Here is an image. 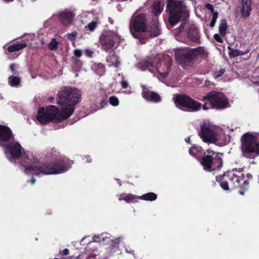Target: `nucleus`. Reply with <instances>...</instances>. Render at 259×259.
Segmentation results:
<instances>
[{"instance_id": "nucleus-1", "label": "nucleus", "mask_w": 259, "mask_h": 259, "mask_svg": "<svg viewBox=\"0 0 259 259\" xmlns=\"http://www.w3.org/2000/svg\"><path fill=\"white\" fill-rule=\"evenodd\" d=\"M4 147L6 158L11 162L15 163L21 158L20 165L27 175L41 176L64 173L69 169L73 163V161L67 158L60 156L54 163L46 162L36 165V158L30 152H24L18 142L13 139Z\"/></svg>"}, {"instance_id": "nucleus-2", "label": "nucleus", "mask_w": 259, "mask_h": 259, "mask_svg": "<svg viewBox=\"0 0 259 259\" xmlns=\"http://www.w3.org/2000/svg\"><path fill=\"white\" fill-rule=\"evenodd\" d=\"M80 93L77 89L71 87H64L59 92L57 103L61 106L59 111L55 106H50L46 109L40 108L38 110L37 119L42 124L52 121L60 122L68 118L73 112L74 106L78 102Z\"/></svg>"}, {"instance_id": "nucleus-3", "label": "nucleus", "mask_w": 259, "mask_h": 259, "mask_svg": "<svg viewBox=\"0 0 259 259\" xmlns=\"http://www.w3.org/2000/svg\"><path fill=\"white\" fill-rule=\"evenodd\" d=\"M172 59L167 55H158L147 58L137 64V67L142 71L148 70L157 77L165 78L170 72Z\"/></svg>"}, {"instance_id": "nucleus-4", "label": "nucleus", "mask_w": 259, "mask_h": 259, "mask_svg": "<svg viewBox=\"0 0 259 259\" xmlns=\"http://www.w3.org/2000/svg\"><path fill=\"white\" fill-rule=\"evenodd\" d=\"M199 136L205 143H214L221 146L226 143V136L223 131L209 123L204 122L201 125Z\"/></svg>"}, {"instance_id": "nucleus-5", "label": "nucleus", "mask_w": 259, "mask_h": 259, "mask_svg": "<svg viewBox=\"0 0 259 259\" xmlns=\"http://www.w3.org/2000/svg\"><path fill=\"white\" fill-rule=\"evenodd\" d=\"M166 11L168 13V22L174 26L181 20H186L189 13L185 5L181 1L168 0Z\"/></svg>"}, {"instance_id": "nucleus-6", "label": "nucleus", "mask_w": 259, "mask_h": 259, "mask_svg": "<svg viewBox=\"0 0 259 259\" xmlns=\"http://www.w3.org/2000/svg\"><path fill=\"white\" fill-rule=\"evenodd\" d=\"M176 61L180 64L190 63L198 56L205 58L207 57V53L201 47L194 49L185 48H177L174 50Z\"/></svg>"}, {"instance_id": "nucleus-7", "label": "nucleus", "mask_w": 259, "mask_h": 259, "mask_svg": "<svg viewBox=\"0 0 259 259\" xmlns=\"http://www.w3.org/2000/svg\"><path fill=\"white\" fill-rule=\"evenodd\" d=\"M241 149L243 155L247 158H252L259 154V142L254 135L247 132L241 138Z\"/></svg>"}, {"instance_id": "nucleus-8", "label": "nucleus", "mask_w": 259, "mask_h": 259, "mask_svg": "<svg viewBox=\"0 0 259 259\" xmlns=\"http://www.w3.org/2000/svg\"><path fill=\"white\" fill-rule=\"evenodd\" d=\"M207 153L208 155L203 156L200 160L203 169L210 172L220 169L222 166V154L215 153L210 149H208Z\"/></svg>"}, {"instance_id": "nucleus-9", "label": "nucleus", "mask_w": 259, "mask_h": 259, "mask_svg": "<svg viewBox=\"0 0 259 259\" xmlns=\"http://www.w3.org/2000/svg\"><path fill=\"white\" fill-rule=\"evenodd\" d=\"M146 15L142 13H135L132 17L130 23V31L132 35L136 38H139L141 44L145 43L144 39L141 38L140 32H146Z\"/></svg>"}, {"instance_id": "nucleus-10", "label": "nucleus", "mask_w": 259, "mask_h": 259, "mask_svg": "<svg viewBox=\"0 0 259 259\" xmlns=\"http://www.w3.org/2000/svg\"><path fill=\"white\" fill-rule=\"evenodd\" d=\"M176 106L185 111L195 112L200 110L201 104L185 95H178L175 100Z\"/></svg>"}, {"instance_id": "nucleus-11", "label": "nucleus", "mask_w": 259, "mask_h": 259, "mask_svg": "<svg viewBox=\"0 0 259 259\" xmlns=\"http://www.w3.org/2000/svg\"><path fill=\"white\" fill-rule=\"evenodd\" d=\"M175 37L179 41V36L187 35L188 37L192 41L197 42L199 38V35L197 29L194 24L187 22L181 24L175 32Z\"/></svg>"}, {"instance_id": "nucleus-12", "label": "nucleus", "mask_w": 259, "mask_h": 259, "mask_svg": "<svg viewBox=\"0 0 259 259\" xmlns=\"http://www.w3.org/2000/svg\"><path fill=\"white\" fill-rule=\"evenodd\" d=\"M203 100H208L213 108L223 109L229 107V101L225 96L220 92H211L203 97Z\"/></svg>"}, {"instance_id": "nucleus-13", "label": "nucleus", "mask_w": 259, "mask_h": 259, "mask_svg": "<svg viewBox=\"0 0 259 259\" xmlns=\"http://www.w3.org/2000/svg\"><path fill=\"white\" fill-rule=\"evenodd\" d=\"M121 37L117 33L113 31H106L100 37L102 48L106 52L110 51L115 44H119Z\"/></svg>"}, {"instance_id": "nucleus-14", "label": "nucleus", "mask_w": 259, "mask_h": 259, "mask_svg": "<svg viewBox=\"0 0 259 259\" xmlns=\"http://www.w3.org/2000/svg\"><path fill=\"white\" fill-rule=\"evenodd\" d=\"M13 139L14 135L10 127L0 124V146H4Z\"/></svg>"}, {"instance_id": "nucleus-15", "label": "nucleus", "mask_w": 259, "mask_h": 259, "mask_svg": "<svg viewBox=\"0 0 259 259\" xmlns=\"http://www.w3.org/2000/svg\"><path fill=\"white\" fill-rule=\"evenodd\" d=\"M242 171V169L239 168V170L237 169H233L232 171L228 172V176L229 180L232 183L235 187H237L240 186L241 181L244 178V176L241 174V176L237 174V172L240 173Z\"/></svg>"}, {"instance_id": "nucleus-16", "label": "nucleus", "mask_w": 259, "mask_h": 259, "mask_svg": "<svg viewBox=\"0 0 259 259\" xmlns=\"http://www.w3.org/2000/svg\"><path fill=\"white\" fill-rule=\"evenodd\" d=\"M75 15L70 11L64 10L58 14V18L60 22L64 25H70L74 18Z\"/></svg>"}, {"instance_id": "nucleus-17", "label": "nucleus", "mask_w": 259, "mask_h": 259, "mask_svg": "<svg viewBox=\"0 0 259 259\" xmlns=\"http://www.w3.org/2000/svg\"><path fill=\"white\" fill-rule=\"evenodd\" d=\"M143 91L142 96L147 101L155 103L161 101V98L158 94L149 90L144 87H143Z\"/></svg>"}, {"instance_id": "nucleus-18", "label": "nucleus", "mask_w": 259, "mask_h": 259, "mask_svg": "<svg viewBox=\"0 0 259 259\" xmlns=\"http://www.w3.org/2000/svg\"><path fill=\"white\" fill-rule=\"evenodd\" d=\"M164 4L162 2L155 1L151 8V11L152 14L155 16H159L163 11Z\"/></svg>"}, {"instance_id": "nucleus-19", "label": "nucleus", "mask_w": 259, "mask_h": 259, "mask_svg": "<svg viewBox=\"0 0 259 259\" xmlns=\"http://www.w3.org/2000/svg\"><path fill=\"white\" fill-rule=\"evenodd\" d=\"M106 61L109 66L117 67L120 64L119 57L114 53H112L107 56Z\"/></svg>"}, {"instance_id": "nucleus-20", "label": "nucleus", "mask_w": 259, "mask_h": 259, "mask_svg": "<svg viewBox=\"0 0 259 259\" xmlns=\"http://www.w3.org/2000/svg\"><path fill=\"white\" fill-rule=\"evenodd\" d=\"M241 14L244 17H247L251 11V1L250 0H242Z\"/></svg>"}, {"instance_id": "nucleus-21", "label": "nucleus", "mask_w": 259, "mask_h": 259, "mask_svg": "<svg viewBox=\"0 0 259 259\" xmlns=\"http://www.w3.org/2000/svg\"><path fill=\"white\" fill-rule=\"evenodd\" d=\"M189 153L190 155L197 158L202 154H205L201 147L195 145H193L189 149Z\"/></svg>"}, {"instance_id": "nucleus-22", "label": "nucleus", "mask_w": 259, "mask_h": 259, "mask_svg": "<svg viewBox=\"0 0 259 259\" xmlns=\"http://www.w3.org/2000/svg\"><path fill=\"white\" fill-rule=\"evenodd\" d=\"M146 32H148L152 36L159 35L160 34V29H159L158 22H155L152 27H147Z\"/></svg>"}, {"instance_id": "nucleus-23", "label": "nucleus", "mask_w": 259, "mask_h": 259, "mask_svg": "<svg viewBox=\"0 0 259 259\" xmlns=\"http://www.w3.org/2000/svg\"><path fill=\"white\" fill-rule=\"evenodd\" d=\"M139 197L132 194L123 193L119 195V200H124L126 202H131L137 201Z\"/></svg>"}, {"instance_id": "nucleus-24", "label": "nucleus", "mask_w": 259, "mask_h": 259, "mask_svg": "<svg viewBox=\"0 0 259 259\" xmlns=\"http://www.w3.org/2000/svg\"><path fill=\"white\" fill-rule=\"evenodd\" d=\"M93 71L99 76H102L105 72L104 66L101 63H95L92 66Z\"/></svg>"}, {"instance_id": "nucleus-25", "label": "nucleus", "mask_w": 259, "mask_h": 259, "mask_svg": "<svg viewBox=\"0 0 259 259\" xmlns=\"http://www.w3.org/2000/svg\"><path fill=\"white\" fill-rule=\"evenodd\" d=\"M27 46L26 43L14 44L8 47L7 50L10 52H14L23 50Z\"/></svg>"}, {"instance_id": "nucleus-26", "label": "nucleus", "mask_w": 259, "mask_h": 259, "mask_svg": "<svg viewBox=\"0 0 259 259\" xmlns=\"http://www.w3.org/2000/svg\"><path fill=\"white\" fill-rule=\"evenodd\" d=\"M61 37L59 36L53 38L48 45L49 49L51 51H56L58 49V46L61 41Z\"/></svg>"}, {"instance_id": "nucleus-27", "label": "nucleus", "mask_w": 259, "mask_h": 259, "mask_svg": "<svg viewBox=\"0 0 259 259\" xmlns=\"http://www.w3.org/2000/svg\"><path fill=\"white\" fill-rule=\"evenodd\" d=\"M249 52V49H247L244 52L241 51L238 49L232 50L229 53L230 57H236L239 56H242L246 54Z\"/></svg>"}, {"instance_id": "nucleus-28", "label": "nucleus", "mask_w": 259, "mask_h": 259, "mask_svg": "<svg viewBox=\"0 0 259 259\" xmlns=\"http://www.w3.org/2000/svg\"><path fill=\"white\" fill-rule=\"evenodd\" d=\"M139 198L147 201H153L156 199L157 195L154 193L150 192L139 196Z\"/></svg>"}, {"instance_id": "nucleus-29", "label": "nucleus", "mask_w": 259, "mask_h": 259, "mask_svg": "<svg viewBox=\"0 0 259 259\" xmlns=\"http://www.w3.org/2000/svg\"><path fill=\"white\" fill-rule=\"evenodd\" d=\"M109 238V234L106 233H102L99 235H94L93 237V241L101 243L105 241Z\"/></svg>"}, {"instance_id": "nucleus-30", "label": "nucleus", "mask_w": 259, "mask_h": 259, "mask_svg": "<svg viewBox=\"0 0 259 259\" xmlns=\"http://www.w3.org/2000/svg\"><path fill=\"white\" fill-rule=\"evenodd\" d=\"M21 82V79L19 77L11 76L8 78V82L11 87L18 86Z\"/></svg>"}, {"instance_id": "nucleus-31", "label": "nucleus", "mask_w": 259, "mask_h": 259, "mask_svg": "<svg viewBox=\"0 0 259 259\" xmlns=\"http://www.w3.org/2000/svg\"><path fill=\"white\" fill-rule=\"evenodd\" d=\"M227 23L225 20H222L221 21L219 26V33L220 34L223 36L225 35L227 29Z\"/></svg>"}, {"instance_id": "nucleus-32", "label": "nucleus", "mask_w": 259, "mask_h": 259, "mask_svg": "<svg viewBox=\"0 0 259 259\" xmlns=\"http://www.w3.org/2000/svg\"><path fill=\"white\" fill-rule=\"evenodd\" d=\"M248 184L249 183L247 181H245L243 182V184L240 186L241 187V188L242 189V190L239 191V193L240 195H244L245 191H246L248 188Z\"/></svg>"}, {"instance_id": "nucleus-33", "label": "nucleus", "mask_w": 259, "mask_h": 259, "mask_svg": "<svg viewBox=\"0 0 259 259\" xmlns=\"http://www.w3.org/2000/svg\"><path fill=\"white\" fill-rule=\"evenodd\" d=\"M98 22L96 21H93L85 27L90 31H92L95 30L98 25Z\"/></svg>"}, {"instance_id": "nucleus-34", "label": "nucleus", "mask_w": 259, "mask_h": 259, "mask_svg": "<svg viewBox=\"0 0 259 259\" xmlns=\"http://www.w3.org/2000/svg\"><path fill=\"white\" fill-rule=\"evenodd\" d=\"M110 104L113 106H117L119 104L118 99L115 96H111L109 99Z\"/></svg>"}, {"instance_id": "nucleus-35", "label": "nucleus", "mask_w": 259, "mask_h": 259, "mask_svg": "<svg viewBox=\"0 0 259 259\" xmlns=\"http://www.w3.org/2000/svg\"><path fill=\"white\" fill-rule=\"evenodd\" d=\"M218 17V12H215V13H213V14L212 15V18L211 22L210 23V26L211 27H213L215 25Z\"/></svg>"}, {"instance_id": "nucleus-36", "label": "nucleus", "mask_w": 259, "mask_h": 259, "mask_svg": "<svg viewBox=\"0 0 259 259\" xmlns=\"http://www.w3.org/2000/svg\"><path fill=\"white\" fill-rule=\"evenodd\" d=\"M224 72H225L224 69H220L219 71H215L213 73V77L214 78H217L221 76L224 74Z\"/></svg>"}, {"instance_id": "nucleus-37", "label": "nucleus", "mask_w": 259, "mask_h": 259, "mask_svg": "<svg viewBox=\"0 0 259 259\" xmlns=\"http://www.w3.org/2000/svg\"><path fill=\"white\" fill-rule=\"evenodd\" d=\"M76 36H77V33L75 31L68 33L67 34V38L71 41L74 40L75 39V38L76 37Z\"/></svg>"}, {"instance_id": "nucleus-38", "label": "nucleus", "mask_w": 259, "mask_h": 259, "mask_svg": "<svg viewBox=\"0 0 259 259\" xmlns=\"http://www.w3.org/2000/svg\"><path fill=\"white\" fill-rule=\"evenodd\" d=\"M17 65L16 64H11L10 66V69L12 73L14 74H16L18 73L17 70Z\"/></svg>"}, {"instance_id": "nucleus-39", "label": "nucleus", "mask_w": 259, "mask_h": 259, "mask_svg": "<svg viewBox=\"0 0 259 259\" xmlns=\"http://www.w3.org/2000/svg\"><path fill=\"white\" fill-rule=\"evenodd\" d=\"M220 183V185L221 187V188L224 189V190H228L229 189V185L228 183L226 181L222 182Z\"/></svg>"}, {"instance_id": "nucleus-40", "label": "nucleus", "mask_w": 259, "mask_h": 259, "mask_svg": "<svg viewBox=\"0 0 259 259\" xmlns=\"http://www.w3.org/2000/svg\"><path fill=\"white\" fill-rule=\"evenodd\" d=\"M221 36H222L221 35L215 34L213 35V38L217 42L221 43L223 42V39Z\"/></svg>"}, {"instance_id": "nucleus-41", "label": "nucleus", "mask_w": 259, "mask_h": 259, "mask_svg": "<svg viewBox=\"0 0 259 259\" xmlns=\"http://www.w3.org/2000/svg\"><path fill=\"white\" fill-rule=\"evenodd\" d=\"M205 7L207 9L209 10L211 12L212 15L213 14V13H215V12L214 11L213 7L212 5L207 3L205 5Z\"/></svg>"}, {"instance_id": "nucleus-42", "label": "nucleus", "mask_w": 259, "mask_h": 259, "mask_svg": "<svg viewBox=\"0 0 259 259\" xmlns=\"http://www.w3.org/2000/svg\"><path fill=\"white\" fill-rule=\"evenodd\" d=\"M74 55L77 57H80L81 56L82 52L80 49H76L73 52Z\"/></svg>"}, {"instance_id": "nucleus-43", "label": "nucleus", "mask_w": 259, "mask_h": 259, "mask_svg": "<svg viewBox=\"0 0 259 259\" xmlns=\"http://www.w3.org/2000/svg\"><path fill=\"white\" fill-rule=\"evenodd\" d=\"M85 54L87 57H92L93 55V52L90 49H87L85 50Z\"/></svg>"}, {"instance_id": "nucleus-44", "label": "nucleus", "mask_w": 259, "mask_h": 259, "mask_svg": "<svg viewBox=\"0 0 259 259\" xmlns=\"http://www.w3.org/2000/svg\"><path fill=\"white\" fill-rule=\"evenodd\" d=\"M121 85L123 88H126L128 85V83L127 81L122 80L121 81Z\"/></svg>"}, {"instance_id": "nucleus-45", "label": "nucleus", "mask_w": 259, "mask_h": 259, "mask_svg": "<svg viewBox=\"0 0 259 259\" xmlns=\"http://www.w3.org/2000/svg\"><path fill=\"white\" fill-rule=\"evenodd\" d=\"M213 84V83L211 82V81H210L209 80L206 79L205 82H204V85L205 87H209L211 85H212Z\"/></svg>"}, {"instance_id": "nucleus-46", "label": "nucleus", "mask_w": 259, "mask_h": 259, "mask_svg": "<svg viewBox=\"0 0 259 259\" xmlns=\"http://www.w3.org/2000/svg\"><path fill=\"white\" fill-rule=\"evenodd\" d=\"M84 159L87 162H90L92 161V159L89 156H84Z\"/></svg>"}, {"instance_id": "nucleus-47", "label": "nucleus", "mask_w": 259, "mask_h": 259, "mask_svg": "<svg viewBox=\"0 0 259 259\" xmlns=\"http://www.w3.org/2000/svg\"><path fill=\"white\" fill-rule=\"evenodd\" d=\"M69 252V250L67 248H65L62 250V254L63 255H67Z\"/></svg>"}, {"instance_id": "nucleus-48", "label": "nucleus", "mask_w": 259, "mask_h": 259, "mask_svg": "<svg viewBox=\"0 0 259 259\" xmlns=\"http://www.w3.org/2000/svg\"><path fill=\"white\" fill-rule=\"evenodd\" d=\"M224 177H225V175H224ZM223 177V176H217L216 177V180L218 182H220L222 179V178Z\"/></svg>"}, {"instance_id": "nucleus-49", "label": "nucleus", "mask_w": 259, "mask_h": 259, "mask_svg": "<svg viewBox=\"0 0 259 259\" xmlns=\"http://www.w3.org/2000/svg\"><path fill=\"white\" fill-rule=\"evenodd\" d=\"M29 182L31 185H33L35 182V180L34 178H32Z\"/></svg>"}, {"instance_id": "nucleus-50", "label": "nucleus", "mask_w": 259, "mask_h": 259, "mask_svg": "<svg viewBox=\"0 0 259 259\" xmlns=\"http://www.w3.org/2000/svg\"><path fill=\"white\" fill-rule=\"evenodd\" d=\"M246 176H247V178L249 180L252 178V175L249 173L247 174Z\"/></svg>"}, {"instance_id": "nucleus-51", "label": "nucleus", "mask_w": 259, "mask_h": 259, "mask_svg": "<svg viewBox=\"0 0 259 259\" xmlns=\"http://www.w3.org/2000/svg\"><path fill=\"white\" fill-rule=\"evenodd\" d=\"M209 108L208 107H207V104H203V109L204 110H207Z\"/></svg>"}, {"instance_id": "nucleus-52", "label": "nucleus", "mask_w": 259, "mask_h": 259, "mask_svg": "<svg viewBox=\"0 0 259 259\" xmlns=\"http://www.w3.org/2000/svg\"><path fill=\"white\" fill-rule=\"evenodd\" d=\"M6 3H11L13 2L14 0H4Z\"/></svg>"}, {"instance_id": "nucleus-53", "label": "nucleus", "mask_w": 259, "mask_h": 259, "mask_svg": "<svg viewBox=\"0 0 259 259\" xmlns=\"http://www.w3.org/2000/svg\"><path fill=\"white\" fill-rule=\"evenodd\" d=\"M185 141H186L187 143H190V138H186V139H185Z\"/></svg>"}, {"instance_id": "nucleus-54", "label": "nucleus", "mask_w": 259, "mask_h": 259, "mask_svg": "<svg viewBox=\"0 0 259 259\" xmlns=\"http://www.w3.org/2000/svg\"><path fill=\"white\" fill-rule=\"evenodd\" d=\"M116 181H117L118 184H119V186H120L121 185V184L120 183V180L119 179H117Z\"/></svg>"}, {"instance_id": "nucleus-55", "label": "nucleus", "mask_w": 259, "mask_h": 259, "mask_svg": "<svg viewBox=\"0 0 259 259\" xmlns=\"http://www.w3.org/2000/svg\"><path fill=\"white\" fill-rule=\"evenodd\" d=\"M125 94H130L131 93V91H128L127 92H125Z\"/></svg>"}, {"instance_id": "nucleus-56", "label": "nucleus", "mask_w": 259, "mask_h": 259, "mask_svg": "<svg viewBox=\"0 0 259 259\" xmlns=\"http://www.w3.org/2000/svg\"><path fill=\"white\" fill-rule=\"evenodd\" d=\"M75 61L76 62H78V63H80V62L79 60H77V59H75Z\"/></svg>"}, {"instance_id": "nucleus-57", "label": "nucleus", "mask_w": 259, "mask_h": 259, "mask_svg": "<svg viewBox=\"0 0 259 259\" xmlns=\"http://www.w3.org/2000/svg\"><path fill=\"white\" fill-rule=\"evenodd\" d=\"M109 19L110 22L111 23H113L112 20L110 18H109Z\"/></svg>"}, {"instance_id": "nucleus-58", "label": "nucleus", "mask_w": 259, "mask_h": 259, "mask_svg": "<svg viewBox=\"0 0 259 259\" xmlns=\"http://www.w3.org/2000/svg\"><path fill=\"white\" fill-rule=\"evenodd\" d=\"M122 237H119L117 240L119 241L120 239H122Z\"/></svg>"}, {"instance_id": "nucleus-59", "label": "nucleus", "mask_w": 259, "mask_h": 259, "mask_svg": "<svg viewBox=\"0 0 259 259\" xmlns=\"http://www.w3.org/2000/svg\"><path fill=\"white\" fill-rule=\"evenodd\" d=\"M52 99H54V98L52 97L51 98H50V100H52Z\"/></svg>"}]
</instances>
